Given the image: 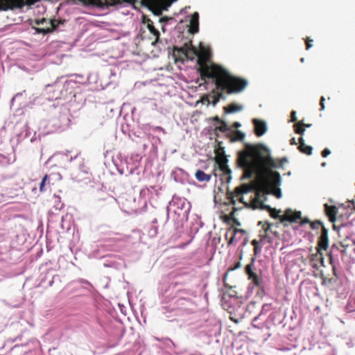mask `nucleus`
Masks as SVG:
<instances>
[{
    "label": "nucleus",
    "mask_w": 355,
    "mask_h": 355,
    "mask_svg": "<svg viewBox=\"0 0 355 355\" xmlns=\"http://www.w3.org/2000/svg\"><path fill=\"white\" fill-rule=\"evenodd\" d=\"M241 164L252 173L261 174L268 168H281L288 162L286 157L275 160L270 149L263 144L256 146L245 144V151L239 153Z\"/></svg>",
    "instance_id": "nucleus-1"
},
{
    "label": "nucleus",
    "mask_w": 355,
    "mask_h": 355,
    "mask_svg": "<svg viewBox=\"0 0 355 355\" xmlns=\"http://www.w3.org/2000/svg\"><path fill=\"white\" fill-rule=\"evenodd\" d=\"M191 205L185 198L174 195L166 207V220L172 218L175 233L172 238L176 240L183 234V226L185 221L189 220V214Z\"/></svg>",
    "instance_id": "nucleus-2"
},
{
    "label": "nucleus",
    "mask_w": 355,
    "mask_h": 355,
    "mask_svg": "<svg viewBox=\"0 0 355 355\" xmlns=\"http://www.w3.org/2000/svg\"><path fill=\"white\" fill-rule=\"evenodd\" d=\"M177 295V298L169 305L162 307V312L166 318L173 316L184 317L197 311V304L191 298L194 296L191 289H178Z\"/></svg>",
    "instance_id": "nucleus-3"
},
{
    "label": "nucleus",
    "mask_w": 355,
    "mask_h": 355,
    "mask_svg": "<svg viewBox=\"0 0 355 355\" xmlns=\"http://www.w3.org/2000/svg\"><path fill=\"white\" fill-rule=\"evenodd\" d=\"M215 81L216 89L220 92L209 97V103L213 105H216L220 99L225 98L223 91H226L228 94L239 93L242 92L248 85L246 80L233 77L227 73L223 76H218L216 78Z\"/></svg>",
    "instance_id": "nucleus-4"
},
{
    "label": "nucleus",
    "mask_w": 355,
    "mask_h": 355,
    "mask_svg": "<svg viewBox=\"0 0 355 355\" xmlns=\"http://www.w3.org/2000/svg\"><path fill=\"white\" fill-rule=\"evenodd\" d=\"M76 85V82L71 80H67L64 83L56 82L53 85H48L46 87V92H51L53 87L58 88L59 94L51 95L47 98L49 101L62 99L64 101H70L71 98L75 97L73 94V88Z\"/></svg>",
    "instance_id": "nucleus-5"
},
{
    "label": "nucleus",
    "mask_w": 355,
    "mask_h": 355,
    "mask_svg": "<svg viewBox=\"0 0 355 355\" xmlns=\"http://www.w3.org/2000/svg\"><path fill=\"white\" fill-rule=\"evenodd\" d=\"M104 250V247L101 246L97 250H94L92 255L94 258L103 260V266L106 268H114L120 269L124 266V262L119 257L112 254H102L101 252Z\"/></svg>",
    "instance_id": "nucleus-6"
},
{
    "label": "nucleus",
    "mask_w": 355,
    "mask_h": 355,
    "mask_svg": "<svg viewBox=\"0 0 355 355\" xmlns=\"http://www.w3.org/2000/svg\"><path fill=\"white\" fill-rule=\"evenodd\" d=\"M334 231L338 234V243L343 248L353 245L354 240L352 238L350 227L347 225H341L337 227L334 225Z\"/></svg>",
    "instance_id": "nucleus-7"
},
{
    "label": "nucleus",
    "mask_w": 355,
    "mask_h": 355,
    "mask_svg": "<svg viewBox=\"0 0 355 355\" xmlns=\"http://www.w3.org/2000/svg\"><path fill=\"white\" fill-rule=\"evenodd\" d=\"M35 24L43 28H48L49 29V33L51 34L53 33L62 31L61 26H63L64 21L56 19H47L43 17L35 20Z\"/></svg>",
    "instance_id": "nucleus-8"
},
{
    "label": "nucleus",
    "mask_w": 355,
    "mask_h": 355,
    "mask_svg": "<svg viewBox=\"0 0 355 355\" xmlns=\"http://www.w3.org/2000/svg\"><path fill=\"white\" fill-rule=\"evenodd\" d=\"M203 225L200 218L197 215L191 216L189 220V230L187 234L190 237L188 241L184 245L190 243L194 238L195 234L198 232L200 227Z\"/></svg>",
    "instance_id": "nucleus-9"
},
{
    "label": "nucleus",
    "mask_w": 355,
    "mask_h": 355,
    "mask_svg": "<svg viewBox=\"0 0 355 355\" xmlns=\"http://www.w3.org/2000/svg\"><path fill=\"white\" fill-rule=\"evenodd\" d=\"M141 160V157L139 154H132L130 157H128L125 159L127 170L130 174H134L137 173Z\"/></svg>",
    "instance_id": "nucleus-10"
},
{
    "label": "nucleus",
    "mask_w": 355,
    "mask_h": 355,
    "mask_svg": "<svg viewBox=\"0 0 355 355\" xmlns=\"http://www.w3.org/2000/svg\"><path fill=\"white\" fill-rule=\"evenodd\" d=\"M245 234L246 232L242 229L230 228L225 233V236L228 240V245H230L240 241Z\"/></svg>",
    "instance_id": "nucleus-11"
},
{
    "label": "nucleus",
    "mask_w": 355,
    "mask_h": 355,
    "mask_svg": "<svg viewBox=\"0 0 355 355\" xmlns=\"http://www.w3.org/2000/svg\"><path fill=\"white\" fill-rule=\"evenodd\" d=\"M255 258H252L251 262L248 264L245 267V272L248 275V278L251 280V283L259 288H262V278L253 272L252 268L254 267V263Z\"/></svg>",
    "instance_id": "nucleus-12"
},
{
    "label": "nucleus",
    "mask_w": 355,
    "mask_h": 355,
    "mask_svg": "<svg viewBox=\"0 0 355 355\" xmlns=\"http://www.w3.org/2000/svg\"><path fill=\"white\" fill-rule=\"evenodd\" d=\"M284 316L280 311H274L270 313L266 320V329H269L272 326H276L282 324Z\"/></svg>",
    "instance_id": "nucleus-13"
},
{
    "label": "nucleus",
    "mask_w": 355,
    "mask_h": 355,
    "mask_svg": "<svg viewBox=\"0 0 355 355\" xmlns=\"http://www.w3.org/2000/svg\"><path fill=\"white\" fill-rule=\"evenodd\" d=\"M270 178L272 186L275 188L274 195L277 198H282V191L279 188V186L282 183V178L279 172L277 171H270Z\"/></svg>",
    "instance_id": "nucleus-14"
},
{
    "label": "nucleus",
    "mask_w": 355,
    "mask_h": 355,
    "mask_svg": "<svg viewBox=\"0 0 355 355\" xmlns=\"http://www.w3.org/2000/svg\"><path fill=\"white\" fill-rule=\"evenodd\" d=\"M87 82L90 85H95V89H105L107 87L111 82L103 81V77L99 80L98 74L96 73H90L87 76Z\"/></svg>",
    "instance_id": "nucleus-15"
},
{
    "label": "nucleus",
    "mask_w": 355,
    "mask_h": 355,
    "mask_svg": "<svg viewBox=\"0 0 355 355\" xmlns=\"http://www.w3.org/2000/svg\"><path fill=\"white\" fill-rule=\"evenodd\" d=\"M171 177L176 182L182 184L189 182V175L180 168H175L171 173Z\"/></svg>",
    "instance_id": "nucleus-16"
},
{
    "label": "nucleus",
    "mask_w": 355,
    "mask_h": 355,
    "mask_svg": "<svg viewBox=\"0 0 355 355\" xmlns=\"http://www.w3.org/2000/svg\"><path fill=\"white\" fill-rule=\"evenodd\" d=\"M252 123L254 125V132L257 136L261 137L267 131V124L264 121L254 119Z\"/></svg>",
    "instance_id": "nucleus-17"
},
{
    "label": "nucleus",
    "mask_w": 355,
    "mask_h": 355,
    "mask_svg": "<svg viewBox=\"0 0 355 355\" xmlns=\"http://www.w3.org/2000/svg\"><path fill=\"white\" fill-rule=\"evenodd\" d=\"M250 207L254 209L259 208L261 209L268 210L270 212L271 216L274 218L279 217V214L275 209L268 205H264L262 202L259 200L253 201Z\"/></svg>",
    "instance_id": "nucleus-18"
},
{
    "label": "nucleus",
    "mask_w": 355,
    "mask_h": 355,
    "mask_svg": "<svg viewBox=\"0 0 355 355\" xmlns=\"http://www.w3.org/2000/svg\"><path fill=\"white\" fill-rule=\"evenodd\" d=\"M212 120L215 122V123L214 124V128L216 131L218 130L221 132L227 133L232 132V130L228 125V124L226 122L221 121L218 116L214 117Z\"/></svg>",
    "instance_id": "nucleus-19"
},
{
    "label": "nucleus",
    "mask_w": 355,
    "mask_h": 355,
    "mask_svg": "<svg viewBox=\"0 0 355 355\" xmlns=\"http://www.w3.org/2000/svg\"><path fill=\"white\" fill-rule=\"evenodd\" d=\"M20 6L16 0H0V11L13 10Z\"/></svg>",
    "instance_id": "nucleus-20"
},
{
    "label": "nucleus",
    "mask_w": 355,
    "mask_h": 355,
    "mask_svg": "<svg viewBox=\"0 0 355 355\" xmlns=\"http://www.w3.org/2000/svg\"><path fill=\"white\" fill-rule=\"evenodd\" d=\"M103 81L111 82V84L114 83L116 79V72L115 68H110L107 70H105L103 72Z\"/></svg>",
    "instance_id": "nucleus-21"
},
{
    "label": "nucleus",
    "mask_w": 355,
    "mask_h": 355,
    "mask_svg": "<svg viewBox=\"0 0 355 355\" xmlns=\"http://www.w3.org/2000/svg\"><path fill=\"white\" fill-rule=\"evenodd\" d=\"M251 191V189L247 184H243L241 187H236L235 189L234 193L235 195L238 197V200L243 202V195L249 193Z\"/></svg>",
    "instance_id": "nucleus-22"
},
{
    "label": "nucleus",
    "mask_w": 355,
    "mask_h": 355,
    "mask_svg": "<svg viewBox=\"0 0 355 355\" xmlns=\"http://www.w3.org/2000/svg\"><path fill=\"white\" fill-rule=\"evenodd\" d=\"M30 135H31L30 128L28 127L27 123H26V124L23 125V126L21 128L20 132H19L17 134V141L19 142L22 141L23 140H24L25 139L28 137Z\"/></svg>",
    "instance_id": "nucleus-23"
},
{
    "label": "nucleus",
    "mask_w": 355,
    "mask_h": 355,
    "mask_svg": "<svg viewBox=\"0 0 355 355\" xmlns=\"http://www.w3.org/2000/svg\"><path fill=\"white\" fill-rule=\"evenodd\" d=\"M286 220L290 222H297L298 219H301V212H293L291 209H288L285 211Z\"/></svg>",
    "instance_id": "nucleus-24"
},
{
    "label": "nucleus",
    "mask_w": 355,
    "mask_h": 355,
    "mask_svg": "<svg viewBox=\"0 0 355 355\" xmlns=\"http://www.w3.org/2000/svg\"><path fill=\"white\" fill-rule=\"evenodd\" d=\"M191 24L192 26L191 33H197L199 31V14L197 12L191 15Z\"/></svg>",
    "instance_id": "nucleus-25"
},
{
    "label": "nucleus",
    "mask_w": 355,
    "mask_h": 355,
    "mask_svg": "<svg viewBox=\"0 0 355 355\" xmlns=\"http://www.w3.org/2000/svg\"><path fill=\"white\" fill-rule=\"evenodd\" d=\"M60 124L58 125V128L60 130H64L69 125L70 119L69 116L66 113L60 114L59 116Z\"/></svg>",
    "instance_id": "nucleus-26"
},
{
    "label": "nucleus",
    "mask_w": 355,
    "mask_h": 355,
    "mask_svg": "<svg viewBox=\"0 0 355 355\" xmlns=\"http://www.w3.org/2000/svg\"><path fill=\"white\" fill-rule=\"evenodd\" d=\"M244 107L242 105H237L236 103H231L225 107V112L226 114H233L237 112H241L243 110Z\"/></svg>",
    "instance_id": "nucleus-27"
},
{
    "label": "nucleus",
    "mask_w": 355,
    "mask_h": 355,
    "mask_svg": "<svg viewBox=\"0 0 355 355\" xmlns=\"http://www.w3.org/2000/svg\"><path fill=\"white\" fill-rule=\"evenodd\" d=\"M31 30L33 31L32 32L33 35H42V37L51 34L49 33V29L48 28H43L40 26H39V27H35V26H33L31 28Z\"/></svg>",
    "instance_id": "nucleus-28"
},
{
    "label": "nucleus",
    "mask_w": 355,
    "mask_h": 355,
    "mask_svg": "<svg viewBox=\"0 0 355 355\" xmlns=\"http://www.w3.org/2000/svg\"><path fill=\"white\" fill-rule=\"evenodd\" d=\"M300 146L298 147L299 150L306 155H311L312 154V147L311 146H307L304 144V141L302 137H300Z\"/></svg>",
    "instance_id": "nucleus-29"
},
{
    "label": "nucleus",
    "mask_w": 355,
    "mask_h": 355,
    "mask_svg": "<svg viewBox=\"0 0 355 355\" xmlns=\"http://www.w3.org/2000/svg\"><path fill=\"white\" fill-rule=\"evenodd\" d=\"M195 176L199 182H209L211 179V175L205 173L202 170H198L195 173Z\"/></svg>",
    "instance_id": "nucleus-30"
},
{
    "label": "nucleus",
    "mask_w": 355,
    "mask_h": 355,
    "mask_svg": "<svg viewBox=\"0 0 355 355\" xmlns=\"http://www.w3.org/2000/svg\"><path fill=\"white\" fill-rule=\"evenodd\" d=\"M260 315H257L254 317L252 321V326L254 328L262 329L263 328L266 329V323L265 322H260Z\"/></svg>",
    "instance_id": "nucleus-31"
},
{
    "label": "nucleus",
    "mask_w": 355,
    "mask_h": 355,
    "mask_svg": "<svg viewBox=\"0 0 355 355\" xmlns=\"http://www.w3.org/2000/svg\"><path fill=\"white\" fill-rule=\"evenodd\" d=\"M324 207L327 216L329 218V221L333 223V205L325 203Z\"/></svg>",
    "instance_id": "nucleus-32"
},
{
    "label": "nucleus",
    "mask_w": 355,
    "mask_h": 355,
    "mask_svg": "<svg viewBox=\"0 0 355 355\" xmlns=\"http://www.w3.org/2000/svg\"><path fill=\"white\" fill-rule=\"evenodd\" d=\"M148 28L149 29L150 32L153 34L155 36H156L157 38H158L160 35V33L157 29H156L153 25V23L150 19L148 20V24H147Z\"/></svg>",
    "instance_id": "nucleus-33"
},
{
    "label": "nucleus",
    "mask_w": 355,
    "mask_h": 355,
    "mask_svg": "<svg viewBox=\"0 0 355 355\" xmlns=\"http://www.w3.org/2000/svg\"><path fill=\"white\" fill-rule=\"evenodd\" d=\"M47 180H49V176L47 175H45L42 178L41 182L40 183V192L43 193L47 190V188L46 187V182Z\"/></svg>",
    "instance_id": "nucleus-34"
},
{
    "label": "nucleus",
    "mask_w": 355,
    "mask_h": 355,
    "mask_svg": "<svg viewBox=\"0 0 355 355\" xmlns=\"http://www.w3.org/2000/svg\"><path fill=\"white\" fill-rule=\"evenodd\" d=\"M158 233V227L155 225H152L148 230V235L150 237H155Z\"/></svg>",
    "instance_id": "nucleus-35"
},
{
    "label": "nucleus",
    "mask_w": 355,
    "mask_h": 355,
    "mask_svg": "<svg viewBox=\"0 0 355 355\" xmlns=\"http://www.w3.org/2000/svg\"><path fill=\"white\" fill-rule=\"evenodd\" d=\"M271 309H272L271 304H264L262 306L261 311L259 315H260V316H261L262 315H264V314L267 313L268 312H269Z\"/></svg>",
    "instance_id": "nucleus-36"
},
{
    "label": "nucleus",
    "mask_w": 355,
    "mask_h": 355,
    "mask_svg": "<svg viewBox=\"0 0 355 355\" xmlns=\"http://www.w3.org/2000/svg\"><path fill=\"white\" fill-rule=\"evenodd\" d=\"M321 227H322V233H321L320 239L322 241L327 243L328 241V230L323 225H322Z\"/></svg>",
    "instance_id": "nucleus-37"
},
{
    "label": "nucleus",
    "mask_w": 355,
    "mask_h": 355,
    "mask_svg": "<svg viewBox=\"0 0 355 355\" xmlns=\"http://www.w3.org/2000/svg\"><path fill=\"white\" fill-rule=\"evenodd\" d=\"M55 198V207L56 209L61 210L63 207L64 204L60 202V198L56 195H54Z\"/></svg>",
    "instance_id": "nucleus-38"
},
{
    "label": "nucleus",
    "mask_w": 355,
    "mask_h": 355,
    "mask_svg": "<svg viewBox=\"0 0 355 355\" xmlns=\"http://www.w3.org/2000/svg\"><path fill=\"white\" fill-rule=\"evenodd\" d=\"M159 190H161V187L159 186H150L149 188H147V191L151 193H155L156 196L159 195Z\"/></svg>",
    "instance_id": "nucleus-39"
},
{
    "label": "nucleus",
    "mask_w": 355,
    "mask_h": 355,
    "mask_svg": "<svg viewBox=\"0 0 355 355\" xmlns=\"http://www.w3.org/2000/svg\"><path fill=\"white\" fill-rule=\"evenodd\" d=\"M234 135H235L236 137L234 138V140H235V141L243 140L245 138V134L240 130H236L234 132Z\"/></svg>",
    "instance_id": "nucleus-40"
},
{
    "label": "nucleus",
    "mask_w": 355,
    "mask_h": 355,
    "mask_svg": "<svg viewBox=\"0 0 355 355\" xmlns=\"http://www.w3.org/2000/svg\"><path fill=\"white\" fill-rule=\"evenodd\" d=\"M294 127H295V130L296 133L300 134V135L304 134L305 129L304 128L302 124V125L295 124L294 125Z\"/></svg>",
    "instance_id": "nucleus-41"
},
{
    "label": "nucleus",
    "mask_w": 355,
    "mask_h": 355,
    "mask_svg": "<svg viewBox=\"0 0 355 355\" xmlns=\"http://www.w3.org/2000/svg\"><path fill=\"white\" fill-rule=\"evenodd\" d=\"M322 225V223L320 220H316L315 222H313L311 223V227L313 230L318 229L319 227Z\"/></svg>",
    "instance_id": "nucleus-42"
},
{
    "label": "nucleus",
    "mask_w": 355,
    "mask_h": 355,
    "mask_svg": "<svg viewBox=\"0 0 355 355\" xmlns=\"http://www.w3.org/2000/svg\"><path fill=\"white\" fill-rule=\"evenodd\" d=\"M173 17H163L159 19V21L160 23H169L171 21H173Z\"/></svg>",
    "instance_id": "nucleus-43"
},
{
    "label": "nucleus",
    "mask_w": 355,
    "mask_h": 355,
    "mask_svg": "<svg viewBox=\"0 0 355 355\" xmlns=\"http://www.w3.org/2000/svg\"><path fill=\"white\" fill-rule=\"evenodd\" d=\"M152 130L155 132H162L163 134H166L164 129L160 126H154L152 128Z\"/></svg>",
    "instance_id": "nucleus-44"
},
{
    "label": "nucleus",
    "mask_w": 355,
    "mask_h": 355,
    "mask_svg": "<svg viewBox=\"0 0 355 355\" xmlns=\"http://www.w3.org/2000/svg\"><path fill=\"white\" fill-rule=\"evenodd\" d=\"M45 92L49 94V96H50L51 95L59 94L58 88H55V87H53L50 92H46V90H45Z\"/></svg>",
    "instance_id": "nucleus-45"
},
{
    "label": "nucleus",
    "mask_w": 355,
    "mask_h": 355,
    "mask_svg": "<svg viewBox=\"0 0 355 355\" xmlns=\"http://www.w3.org/2000/svg\"><path fill=\"white\" fill-rule=\"evenodd\" d=\"M331 153V151L329 148H325L322 152V156L326 157Z\"/></svg>",
    "instance_id": "nucleus-46"
},
{
    "label": "nucleus",
    "mask_w": 355,
    "mask_h": 355,
    "mask_svg": "<svg viewBox=\"0 0 355 355\" xmlns=\"http://www.w3.org/2000/svg\"><path fill=\"white\" fill-rule=\"evenodd\" d=\"M348 207L355 210V196L354 200L348 201Z\"/></svg>",
    "instance_id": "nucleus-47"
},
{
    "label": "nucleus",
    "mask_w": 355,
    "mask_h": 355,
    "mask_svg": "<svg viewBox=\"0 0 355 355\" xmlns=\"http://www.w3.org/2000/svg\"><path fill=\"white\" fill-rule=\"evenodd\" d=\"M261 250V247L259 245H255L254 248V255H257Z\"/></svg>",
    "instance_id": "nucleus-48"
},
{
    "label": "nucleus",
    "mask_w": 355,
    "mask_h": 355,
    "mask_svg": "<svg viewBox=\"0 0 355 355\" xmlns=\"http://www.w3.org/2000/svg\"><path fill=\"white\" fill-rule=\"evenodd\" d=\"M296 121H297L296 112L295 111H292L291 112V121L292 122H295Z\"/></svg>",
    "instance_id": "nucleus-49"
},
{
    "label": "nucleus",
    "mask_w": 355,
    "mask_h": 355,
    "mask_svg": "<svg viewBox=\"0 0 355 355\" xmlns=\"http://www.w3.org/2000/svg\"><path fill=\"white\" fill-rule=\"evenodd\" d=\"M325 101V98L322 96L321 97V99H320V110H322L324 109V101Z\"/></svg>",
    "instance_id": "nucleus-50"
},
{
    "label": "nucleus",
    "mask_w": 355,
    "mask_h": 355,
    "mask_svg": "<svg viewBox=\"0 0 355 355\" xmlns=\"http://www.w3.org/2000/svg\"><path fill=\"white\" fill-rule=\"evenodd\" d=\"M102 199L104 200H106V201H109V202H112V201L115 200L113 197H112L110 196H108V195H107L106 197H105V198H103Z\"/></svg>",
    "instance_id": "nucleus-51"
},
{
    "label": "nucleus",
    "mask_w": 355,
    "mask_h": 355,
    "mask_svg": "<svg viewBox=\"0 0 355 355\" xmlns=\"http://www.w3.org/2000/svg\"><path fill=\"white\" fill-rule=\"evenodd\" d=\"M78 282H79L80 283L85 284H87V285H89V286H92V284H90L87 280H86V279H78Z\"/></svg>",
    "instance_id": "nucleus-52"
},
{
    "label": "nucleus",
    "mask_w": 355,
    "mask_h": 355,
    "mask_svg": "<svg viewBox=\"0 0 355 355\" xmlns=\"http://www.w3.org/2000/svg\"><path fill=\"white\" fill-rule=\"evenodd\" d=\"M255 306V302H251L246 306V310L250 311L251 309L254 308Z\"/></svg>",
    "instance_id": "nucleus-53"
},
{
    "label": "nucleus",
    "mask_w": 355,
    "mask_h": 355,
    "mask_svg": "<svg viewBox=\"0 0 355 355\" xmlns=\"http://www.w3.org/2000/svg\"><path fill=\"white\" fill-rule=\"evenodd\" d=\"M329 259L330 264L333 265L334 259H333V253H332L331 250L329 252Z\"/></svg>",
    "instance_id": "nucleus-54"
},
{
    "label": "nucleus",
    "mask_w": 355,
    "mask_h": 355,
    "mask_svg": "<svg viewBox=\"0 0 355 355\" xmlns=\"http://www.w3.org/2000/svg\"><path fill=\"white\" fill-rule=\"evenodd\" d=\"M241 126V124L239 122H234L232 127L235 129H237Z\"/></svg>",
    "instance_id": "nucleus-55"
},
{
    "label": "nucleus",
    "mask_w": 355,
    "mask_h": 355,
    "mask_svg": "<svg viewBox=\"0 0 355 355\" xmlns=\"http://www.w3.org/2000/svg\"><path fill=\"white\" fill-rule=\"evenodd\" d=\"M313 42L312 40H309L306 42V49H309L312 46V44H311V42Z\"/></svg>",
    "instance_id": "nucleus-56"
},
{
    "label": "nucleus",
    "mask_w": 355,
    "mask_h": 355,
    "mask_svg": "<svg viewBox=\"0 0 355 355\" xmlns=\"http://www.w3.org/2000/svg\"><path fill=\"white\" fill-rule=\"evenodd\" d=\"M290 144L291 145H296L297 143H296V141H295V138H292L291 140H290Z\"/></svg>",
    "instance_id": "nucleus-57"
},
{
    "label": "nucleus",
    "mask_w": 355,
    "mask_h": 355,
    "mask_svg": "<svg viewBox=\"0 0 355 355\" xmlns=\"http://www.w3.org/2000/svg\"><path fill=\"white\" fill-rule=\"evenodd\" d=\"M334 222H335L336 221V214H337V208H336V205H334Z\"/></svg>",
    "instance_id": "nucleus-58"
},
{
    "label": "nucleus",
    "mask_w": 355,
    "mask_h": 355,
    "mask_svg": "<svg viewBox=\"0 0 355 355\" xmlns=\"http://www.w3.org/2000/svg\"><path fill=\"white\" fill-rule=\"evenodd\" d=\"M185 351H178V352H175V354H177V355H182L183 354H184Z\"/></svg>",
    "instance_id": "nucleus-59"
},
{
    "label": "nucleus",
    "mask_w": 355,
    "mask_h": 355,
    "mask_svg": "<svg viewBox=\"0 0 355 355\" xmlns=\"http://www.w3.org/2000/svg\"><path fill=\"white\" fill-rule=\"evenodd\" d=\"M107 3L108 6H114L116 4V3L114 1L107 2Z\"/></svg>",
    "instance_id": "nucleus-60"
},
{
    "label": "nucleus",
    "mask_w": 355,
    "mask_h": 355,
    "mask_svg": "<svg viewBox=\"0 0 355 355\" xmlns=\"http://www.w3.org/2000/svg\"><path fill=\"white\" fill-rule=\"evenodd\" d=\"M252 245H253L254 247L255 245H258V241L257 240H253L252 241Z\"/></svg>",
    "instance_id": "nucleus-61"
},
{
    "label": "nucleus",
    "mask_w": 355,
    "mask_h": 355,
    "mask_svg": "<svg viewBox=\"0 0 355 355\" xmlns=\"http://www.w3.org/2000/svg\"><path fill=\"white\" fill-rule=\"evenodd\" d=\"M80 170L81 171H83V173H87V171L86 169H85V168H84V166H83V167H80Z\"/></svg>",
    "instance_id": "nucleus-62"
},
{
    "label": "nucleus",
    "mask_w": 355,
    "mask_h": 355,
    "mask_svg": "<svg viewBox=\"0 0 355 355\" xmlns=\"http://www.w3.org/2000/svg\"><path fill=\"white\" fill-rule=\"evenodd\" d=\"M35 134H36V132H35L33 137H32L30 140L31 143H33L35 140Z\"/></svg>",
    "instance_id": "nucleus-63"
},
{
    "label": "nucleus",
    "mask_w": 355,
    "mask_h": 355,
    "mask_svg": "<svg viewBox=\"0 0 355 355\" xmlns=\"http://www.w3.org/2000/svg\"><path fill=\"white\" fill-rule=\"evenodd\" d=\"M142 146H143L144 150H146L148 148V145L146 143H144L142 144Z\"/></svg>",
    "instance_id": "nucleus-64"
}]
</instances>
